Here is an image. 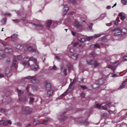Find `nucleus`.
<instances>
[{"label": "nucleus", "instance_id": "obj_1", "mask_svg": "<svg viewBox=\"0 0 127 127\" xmlns=\"http://www.w3.org/2000/svg\"><path fill=\"white\" fill-rule=\"evenodd\" d=\"M29 61H32L34 63L33 64L31 65L30 66L31 68L33 70H36L38 68V67L36 64L37 62L36 59L33 57H32L29 58Z\"/></svg>", "mask_w": 127, "mask_h": 127}, {"label": "nucleus", "instance_id": "obj_2", "mask_svg": "<svg viewBox=\"0 0 127 127\" xmlns=\"http://www.w3.org/2000/svg\"><path fill=\"white\" fill-rule=\"evenodd\" d=\"M22 111L23 113L26 115L30 114L32 112V110L29 107H23L22 108Z\"/></svg>", "mask_w": 127, "mask_h": 127}, {"label": "nucleus", "instance_id": "obj_3", "mask_svg": "<svg viewBox=\"0 0 127 127\" xmlns=\"http://www.w3.org/2000/svg\"><path fill=\"white\" fill-rule=\"evenodd\" d=\"M52 23L54 27L56 26L57 25L60 24L61 23L55 21H52L51 20H48L46 22V26L48 27H49L51 23Z\"/></svg>", "mask_w": 127, "mask_h": 127}, {"label": "nucleus", "instance_id": "obj_4", "mask_svg": "<svg viewBox=\"0 0 127 127\" xmlns=\"http://www.w3.org/2000/svg\"><path fill=\"white\" fill-rule=\"evenodd\" d=\"M36 77L35 75L33 76H29L26 77L24 78V80L26 79H32L31 80V82L32 83H38L39 82V81L37 79H36L35 78ZM24 81H25L24 80Z\"/></svg>", "mask_w": 127, "mask_h": 127}, {"label": "nucleus", "instance_id": "obj_5", "mask_svg": "<svg viewBox=\"0 0 127 127\" xmlns=\"http://www.w3.org/2000/svg\"><path fill=\"white\" fill-rule=\"evenodd\" d=\"M0 124H3L4 126H6L8 124H11V122L10 120H7L5 118H3L2 120L0 121Z\"/></svg>", "mask_w": 127, "mask_h": 127}, {"label": "nucleus", "instance_id": "obj_6", "mask_svg": "<svg viewBox=\"0 0 127 127\" xmlns=\"http://www.w3.org/2000/svg\"><path fill=\"white\" fill-rule=\"evenodd\" d=\"M114 35L116 36V37L118 38V39L119 40H121L123 39L124 37L123 35L120 32H116L114 33Z\"/></svg>", "mask_w": 127, "mask_h": 127}, {"label": "nucleus", "instance_id": "obj_7", "mask_svg": "<svg viewBox=\"0 0 127 127\" xmlns=\"http://www.w3.org/2000/svg\"><path fill=\"white\" fill-rule=\"evenodd\" d=\"M87 62L88 64L89 65H94L95 66H97L99 64L96 61H94L91 60H87Z\"/></svg>", "mask_w": 127, "mask_h": 127}, {"label": "nucleus", "instance_id": "obj_8", "mask_svg": "<svg viewBox=\"0 0 127 127\" xmlns=\"http://www.w3.org/2000/svg\"><path fill=\"white\" fill-rule=\"evenodd\" d=\"M74 25L77 29H81L83 27V25L79 24L78 21H75L74 23Z\"/></svg>", "mask_w": 127, "mask_h": 127}, {"label": "nucleus", "instance_id": "obj_9", "mask_svg": "<svg viewBox=\"0 0 127 127\" xmlns=\"http://www.w3.org/2000/svg\"><path fill=\"white\" fill-rule=\"evenodd\" d=\"M45 86L47 90H50L51 87V85L50 82L48 81H46L45 82Z\"/></svg>", "mask_w": 127, "mask_h": 127}, {"label": "nucleus", "instance_id": "obj_10", "mask_svg": "<svg viewBox=\"0 0 127 127\" xmlns=\"http://www.w3.org/2000/svg\"><path fill=\"white\" fill-rule=\"evenodd\" d=\"M13 63L12 64V66L15 68H17V64L14 63L17 61L16 57V56H14L13 59Z\"/></svg>", "mask_w": 127, "mask_h": 127}, {"label": "nucleus", "instance_id": "obj_11", "mask_svg": "<svg viewBox=\"0 0 127 127\" xmlns=\"http://www.w3.org/2000/svg\"><path fill=\"white\" fill-rule=\"evenodd\" d=\"M127 84V81L126 80L124 81L122 83L121 85L119 87L118 89L119 90H121L125 87V86Z\"/></svg>", "mask_w": 127, "mask_h": 127}, {"label": "nucleus", "instance_id": "obj_12", "mask_svg": "<svg viewBox=\"0 0 127 127\" xmlns=\"http://www.w3.org/2000/svg\"><path fill=\"white\" fill-rule=\"evenodd\" d=\"M27 100V97L25 95L21 96L19 99V101L22 102L26 101Z\"/></svg>", "mask_w": 127, "mask_h": 127}, {"label": "nucleus", "instance_id": "obj_13", "mask_svg": "<svg viewBox=\"0 0 127 127\" xmlns=\"http://www.w3.org/2000/svg\"><path fill=\"white\" fill-rule=\"evenodd\" d=\"M63 6L64 7L63 9V11H64V14L65 15L68 10L69 8L67 5L66 4L65 5L64 4L63 5Z\"/></svg>", "mask_w": 127, "mask_h": 127}, {"label": "nucleus", "instance_id": "obj_14", "mask_svg": "<svg viewBox=\"0 0 127 127\" xmlns=\"http://www.w3.org/2000/svg\"><path fill=\"white\" fill-rule=\"evenodd\" d=\"M98 84L99 85H101L104 84L106 82V80L105 79H100L98 80Z\"/></svg>", "mask_w": 127, "mask_h": 127}, {"label": "nucleus", "instance_id": "obj_15", "mask_svg": "<svg viewBox=\"0 0 127 127\" xmlns=\"http://www.w3.org/2000/svg\"><path fill=\"white\" fill-rule=\"evenodd\" d=\"M32 25L33 26L36 27V29H41L43 27V26L40 24H38L36 25L34 24H32Z\"/></svg>", "mask_w": 127, "mask_h": 127}, {"label": "nucleus", "instance_id": "obj_16", "mask_svg": "<svg viewBox=\"0 0 127 127\" xmlns=\"http://www.w3.org/2000/svg\"><path fill=\"white\" fill-rule=\"evenodd\" d=\"M5 52L6 53L10 54H12L13 52L12 49L10 48H6L5 49Z\"/></svg>", "mask_w": 127, "mask_h": 127}, {"label": "nucleus", "instance_id": "obj_17", "mask_svg": "<svg viewBox=\"0 0 127 127\" xmlns=\"http://www.w3.org/2000/svg\"><path fill=\"white\" fill-rule=\"evenodd\" d=\"M83 22H85V24H84V25H86L90 29L93 26V24L92 23H90L89 22H86V21L84 20L83 21Z\"/></svg>", "mask_w": 127, "mask_h": 127}, {"label": "nucleus", "instance_id": "obj_18", "mask_svg": "<svg viewBox=\"0 0 127 127\" xmlns=\"http://www.w3.org/2000/svg\"><path fill=\"white\" fill-rule=\"evenodd\" d=\"M78 57V55L76 54H74L71 56V58L74 60L76 59Z\"/></svg>", "mask_w": 127, "mask_h": 127}, {"label": "nucleus", "instance_id": "obj_19", "mask_svg": "<svg viewBox=\"0 0 127 127\" xmlns=\"http://www.w3.org/2000/svg\"><path fill=\"white\" fill-rule=\"evenodd\" d=\"M28 50L29 51L31 52H35L36 50L34 49L32 47H29L28 48Z\"/></svg>", "mask_w": 127, "mask_h": 127}, {"label": "nucleus", "instance_id": "obj_20", "mask_svg": "<svg viewBox=\"0 0 127 127\" xmlns=\"http://www.w3.org/2000/svg\"><path fill=\"white\" fill-rule=\"evenodd\" d=\"M50 120V119L49 118H46L44 120L42 123H41L42 124H46V123L48 121H49Z\"/></svg>", "mask_w": 127, "mask_h": 127}, {"label": "nucleus", "instance_id": "obj_21", "mask_svg": "<svg viewBox=\"0 0 127 127\" xmlns=\"http://www.w3.org/2000/svg\"><path fill=\"white\" fill-rule=\"evenodd\" d=\"M50 120V119L49 118H46L44 120L42 123H41L42 124H46V123L48 121H49Z\"/></svg>", "mask_w": 127, "mask_h": 127}, {"label": "nucleus", "instance_id": "obj_22", "mask_svg": "<svg viewBox=\"0 0 127 127\" xmlns=\"http://www.w3.org/2000/svg\"><path fill=\"white\" fill-rule=\"evenodd\" d=\"M4 55V52L2 50H1L0 51V60L2 58L3 56Z\"/></svg>", "mask_w": 127, "mask_h": 127}, {"label": "nucleus", "instance_id": "obj_23", "mask_svg": "<svg viewBox=\"0 0 127 127\" xmlns=\"http://www.w3.org/2000/svg\"><path fill=\"white\" fill-rule=\"evenodd\" d=\"M23 48V45H21L20 44H18L16 47V48L18 49H21Z\"/></svg>", "mask_w": 127, "mask_h": 127}, {"label": "nucleus", "instance_id": "obj_24", "mask_svg": "<svg viewBox=\"0 0 127 127\" xmlns=\"http://www.w3.org/2000/svg\"><path fill=\"white\" fill-rule=\"evenodd\" d=\"M108 67L112 69L113 71H115L116 69V67H115L110 65H108Z\"/></svg>", "mask_w": 127, "mask_h": 127}, {"label": "nucleus", "instance_id": "obj_25", "mask_svg": "<svg viewBox=\"0 0 127 127\" xmlns=\"http://www.w3.org/2000/svg\"><path fill=\"white\" fill-rule=\"evenodd\" d=\"M77 80H76V79L75 78L74 79V80H73V81L72 82H71L69 85V88H71V86L74 83H75L76 82Z\"/></svg>", "mask_w": 127, "mask_h": 127}, {"label": "nucleus", "instance_id": "obj_26", "mask_svg": "<svg viewBox=\"0 0 127 127\" xmlns=\"http://www.w3.org/2000/svg\"><path fill=\"white\" fill-rule=\"evenodd\" d=\"M53 91L52 90H50L47 93V95L49 96H50L53 94Z\"/></svg>", "mask_w": 127, "mask_h": 127}, {"label": "nucleus", "instance_id": "obj_27", "mask_svg": "<svg viewBox=\"0 0 127 127\" xmlns=\"http://www.w3.org/2000/svg\"><path fill=\"white\" fill-rule=\"evenodd\" d=\"M17 91L19 96L21 95L23 93V91H22L21 90H19L18 89H17Z\"/></svg>", "mask_w": 127, "mask_h": 127}, {"label": "nucleus", "instance_id": "obj_28", "mask_svg": "<svg viewBox=\"0 0 127 127\" xmlns=\"http://www.w3.org/2000/svg\"><path fill=\"white\" fill-rule=\"evenodd\" d=\"M77 80L78 81L79 83H82L83 82V79L82 78H78Z\"/></svg>", "mask_w": 127, "mask_h": 127}, {"label": "nucleus", "instance_id": "obj_29", "mask_svg": "<svg viewBox=\"0 0 127 127\" xmlns=\"http://www.w3.org/2000/svg\"><path fill=\"white\" fill-rule=\"evenodd\" d=\"M22 64L24 65H25L26 66L28 67L29 65V64L27 62H22Z\"/></svg>", "mask_w": 127, "mask_h": 127}, {"label": "nucleus", "instance_id": "obj_30", "mask_svg": "<svg viewBox=\"0 0 127 127\" xmlns=\"http://www.w3.org/2000/svg\"><path fill=\"white\" fill-rule=\"evenodd\" d=\"M34 100V98L32 97H31L30 98V101L29 103L30 104H32Z\"/></svg>", "mask_w": 127, "mask_h": 127}, {"label": "nucleus", "instance_id": "obj_31", "mask_svg": "<svg viewBox=\"0 0 127 127\" xmlns=\"http://www.w3.org/2000/svg\"><path fill=\"white\" fill-rule=\"evenodd\" d=\"M127 29H126L124 28L122 30L121 29V32L123 33L124 34H126Z\"/></svg>", "mask_w": 127, "mask_h": 127}, {"label": "nucleus", "instance_id": "obj_32", "mask_svg": "<svg viewBox=\"0 0 127 127\" xmlns=\"http://www.w3.org/2000/svg\"><path fill=\"white\" fill-rule=\"evenodd\" d=\"M119 61H118L114 63H113V64L116 67L119 64Z\"/></svg>", "mask_w": 127, "mask_h": 127}, {"label": "nucleus", "instance_id": "obj_33", "mask_svg": "<svg viewBox=\"0 0 127 127\" xmlns=\"http://www.w3.org/2000/svg\"><path fill=\"white\" fill-rule=\"evenodd\" d=\"M101 35V34H95L93 36V38H97L99 37Z\"/></svg>", "mask_w": 127, "mask_h": 127}, {"label": "nucleus", "instance_id": "obj_34", "mask_svg": "<svg viewBox=\"0 0 127 127\" xmlns=\"http://www.w3.org/2000/svg\"><path fill=\"white\" fill-rule=\"evenodd\" d=\"M117 31H120L121 32V29L119 28H115L113 30V32H114Z\"/></svg>", "mask_w": 127, "mask_h": 127}, {"label": "nucleus", "instance_id": "obj_35", "mask_svg": "<svg viewBox=\"0 0 127 127\" xmlns=\"http://www.w3.org/2000/svg\"><path fill=\"white\" fill-rule=\"evenodd\" d=\"M67 67L69 70L72 69V65L70 64H69L67 65Z\"/></svg>", "mask_w": 127, "mask_h": 127}, {"label": "nucleus", "instance_id": "obj_36", "mask_svg": "<svg viewBox=\"0 0 127 127\" xmlns=\"http://www.w3.org/2000/svg\"><path fill=\"white\" fill-rule=\"evenodd\" d=\"M6 20V18H3V19L1 21V23H2V24H4L5 23Z\"/></svg>", "mask_w": 127, "mask_h": 127}, {"label": "nucleus", "instance_id": "obj_37", "mask_svg": "<svg viewBox=\"0 0 127 127\" xmlns=\"http://www.w3.org/2000/svg\"><path fill=\"white\" fill-rule=\"evenodd\" d=\"M92 87L93 88L95 89L98 87V86L96 84H94L92 85Z\"/></svg>", "mask_w": 127, "mask_h": 127}, {"label": "nucleus", "instance_id": "obj_38", "mask_svg": "<svg viewBox=\"0 0 127 127\" xmlns=\"http://www.w3.org/2000/svg\"><path fill=\"white\" fill-rule=\"evenodd\" d=\"M27 94L28 95L31 97H33L34 96V95L33 94H32L30 92L28 93H27Z\"/></svg>", "mask_w": 127, "mask_h": 127}, {"label": "nucleus", "instance_id": "obj_39", "mask_svg": "<svg viewBox=\"0 0 127 127\" xmlns=\"http://www.w3.org/2000/svg\"><path fill=\"white\" fill-rule=\"evenodd\" d=\"M24 60L26 62L29 61V58H28L27 57H26L24 58Z\"/></svg>", "mask_w": 127, "mask_h": 127}, {"label": "nucleus", "instance_id": "obj_40", "mask_svg": "<svg viewBox=\"0 0 127 127\" xmlns=\"http://www.w3.org/2000/svg\"><path fill=\"white\" fill-rule=\"evenodd\" d=\"M32 89L33 90H36L37 89V87L36 86H31Z\"/></svg>", "mask_w": 127, "mask_h": 127}, {"label": "nucleus", "instance_id": "obj_41", "mask_svg": "<svg viewBox=\"0 0 127 127\" xmlns=\"http://www.w3.org/2000/svg\"><path fill=\"white\" fill-rule=\"evenodd\" d=\"M101 107L103 109L106 110L107 109V107L106 105L102 106H101Z\"/></svg>", "mask_w": 127, "mask_h": 127}, {"label": "nucleus", "instance_id": "obj_42", "mask_svg": "<svg viewBox=\"0 0 127 127\" xmlns=\"http://www.w3.org/2000/svg\"><path fill=\"white\" fill-rule=\"evenodd\" d=\"M93 47L94 48L96 47L97 48H99L100 47L99 45L97 44H95L92 45Z\"/></svg>", "mask_w": 127, "mask_h": 127}, {"label": "nucleus", "instance_id": "obj_43", "mask_svg": "<svg viewBox=\"0 0 127 127\" xmlns=\"http://www.w3.org/2000/svg\"><path fill=\"white\" fill-rule=\"evenodd\" d=\"M34 123H35V124H40V122L37 120H34Z\"/></svg>", "mask_w": 127, "mask_h": 127}, {"label": "nucleus", "instance_id": "obj_44", "mask_svg": "<svg viewBox=\"0 0 127 127\" xmlns=\"http://www.w3.org/2000/svg\"><path fill=\"white\" fill-rule=\"evenodd\" d=\"M31 85L30 84H29L28 85L27 87H26V90L28 91V90L31 87Z\"/></svg>", "mask_w": 127, "mask_h": 127}, {"label": "nucleus", "instance_id": "obj_45", "mask_svg": "<svg viewBox=\"0 0 127 127\" xmlns=\"http://www.w3.org/2000/svg\"><path fill=\"white\" fill-rule=\"evenodd\" d=\"M106 16V15L104 14H102L101 16L100 17L101 18V19H103Z\"/></svg>", "mask_w": 127, "mask_h": 127}, {"label": "nucleus", "instance_id": "obj_46", "mask_svg": "<svg viewBox=\"0 0 127 127\" xmlns=\"http://www.w3.org/2000/svg\"><path fill=\"white\" fill-rule=\"evenodd\" d=\"M93 38V36H87V37L86 38L88 40H89Z\"/></svg>", "mask_w": 127, "mask_h": 127}, {"label": "nucleus", "instance_id": "obj_47", "mask_svg": "<svg viewBox=\"0 0 127 127\" xmlns=\"http://www.w3.org/2000/svg\"><path fill=\"white\" fill-rule=\"evenodd\" d=\"M90 55H92V56L94 57H95L96 56V54L94 53H90Z\"/></svg>", "mask_w": 127, "mask_h": 127}, {"label": "nucleus", "instance_id": "obj_48", "mask_svg": "<svg viewBox=\"0 0 127 127\" xmlns=\"http://www.w3.org/2000/svg\"><path fill=\"white\" fill-rule=\"evenodd\" d=\"M121 2L124 5H125L127 3V1L126 0H122Z\"/></svg>", "mask_w": 127, "mask_h": 127}, {"label": "nucleus", "instance_id": "obj_49", "mask_svg": "<svg viewBox=\"0 0 127 127\" xmlns=\"http://www.w3.org/2000/svg\"><path fill=\"white\" fill-rule=\"evenodd\" d=\"M17 58L19 60H20L22 59V57L20 55H19L17 56Z\"/></svg>", "mask_w": 127, "mask_h": 127}, {"label": "nucleus", "instance_id": "obj_50", "mask_svg": "<svg viewBox=\"0 0 127 127\" xmlns=\"http://www.w3.org/2000/svg\"><path fill=\"white\" fill-rule=\"evenodd\" d=\"M70 2L72 3L75 4L76 2V0H70Z\"/></svg>", "mask_w": 127, "mask_h": 127}, {"label": "nucleus", "instance_id": "obj_51", "mask_svg": "<svg viewBox=\"0 0 127 127\" xmlns=\"http://www.w3.org/2000/svg\"><path fill=\"white\" fill-rule=\"evenodd\" d=\"M101 106V104H97L95 106V107L97 108H100Z\"/></svg>", "mask_w": 127, "mask_h": 127}, {"label": "nucleus", "instance_id": "obj_52", "mask_svg": "<svg viewBox=\"0 0 127 127\" xmlns=\"http://www.w3.org/2000/svg\"><path fill=\"white\" fill-rule=\"evenodd\" d=\"M12 21L15 22H18L20 21V20L18 19H13Z\"/></svg>", "mask_w": 127, "mask_h": 127}, {"label": "nucleus", "instance_id": "obj_53", "mask_svg": "<svg viewBox=\"0 0 127 127\" xmlns=\"http://www.w3.org/2000/svg\"><path fill=\"white\" fill-rule=\"evenodd\" d=\"M125 18V16L124 15H123L121 16L120 17V19L122 20H123Z\"/></svg>", "mask_w": 127, "mask_h": 127}, {"label": "nucleus", "instance_id": "obj_54", "mask_svg": "<svg viewBox=\"0 0 127 127\" xmlns=\"http://www.w3.org/2000/svg\"><path fill=\"white\" fill-rule=\"evenodd\" d=\"M85 41V39L83 38H82L80 40V41L81 42H84Z\"/></svg>", "mask_w": 127, "mask_h": 127}, {"label": "nucleus", "instance_id": "obj_55", "mask_svg": "<svg viewBox=\"0 0 127 127\" xmlns=\"http://www.w3.org/2000/svg\"><path fill=\"white\" fill-rule=\"evenodd\" d=\"M67 70V69H64V74L65 75H67L66 70Z\"/></svg>", "mask_w": 127, "mask_h": 127}, {"label": "nucleus", "instance_id": "obj_56", "mask_svg": "<svg viewBox=\"0 0 127 127\" xmlns=\"http://www.w3.org/2000/svg\"><path fill=\"white\" fill-rule=\"evenodd\" d=\"M17 36V35L16 34H14L13 35H12L11 37L12 38H15Z\"/></svg>", "mask_w": 127, "mask_h": 127}, {"label": "nucleus", "instance_id": "obj_57", "mask_svg": "<svg viewBox=\"0 0 127 127\" xmlns=\"http://www.w3.org/2000/svg\"><path fill=\"white\" fill-rule=\"evenodd\" d=\"M123 59L125 61L127 60V55L124 56L123 57Z\"/></svg>", "mask_w": 127, "mask_h": 127}, {"label": "nucleus", "instance_id": "obj_58", "mask_svg": "<svg viewBox=\"0 0 127 127\" xmlns=\"http://www.w3.org/2000/svg\"><path fill=\"white\" fill-rule=\"evenodd\" d=\"M81 88L83 89L84 90L86 88V87L85 86H81Z\"/></svg>", "mask_w": 127, "mask_h": 127}, {"label": "nucleus", "instance_id": "obj_59", "mask_svg": "<svg viewBox=\"0 0 127 127\" xmlns=\"http://www.w3.org/2000/svg\"><path fill=\"white\" fill-rule=\"evenodd\" d=\"M82 118L81 117H80L79 118V120L80 122L81 123H82L83 122V121H82Z\"/></svg>", "mask_w": 127, "mask_h": 127}, {"label": "nucleus", "instance_id": "obj_60", "mask_svg": "<svg viewBox=\"0 0 127 127\" xmlns=\"http://www.w3.org/2000/svg\"><path fill=\"white\" fill-rule=\"evenodd\" d=\"M107 115V114L106 113H104L102 114V117H104Z\"/></svg>", "mask_w": 127, "mask_h": 127}, {"label": "nucleus", "instance_id": "obj_61", "mask_svg": "<svg viewBox=\"0 0 127 127\" xmlns=\"http://www.w3.org/2000/svg\"><path fill=\"white\" fill-rule=\"evenodd\" d=\"M74 51V49H70V51L71 52H73Z\"/></svg>", "mask_w": 127, "mask_h": 127}, {"label": "nucleus", "instance_id": "obj_62", "mask_svg": "<svg viewBox=\"0 0 127 127\" xmlns=\"http://www.w3.org/2000/svg\"><path fill=\"white\" fill-rule=\"evenodd\" d=\"M56 67L55 65H54L52 67V69L53 70H55L56 69Z\"/></svg>", "mask_w": 127, "mask_h": 127}, {"label": "nucleus", "instance_id": "obj_63", "mask_svg": "<svg viewBox=\"0 0 127 127\" xmlns=\"http://www.w3.org/2000/svg\"><path fill=\"white\" fill-rule=\"evenodd\" d=\"M78 44V43L77 42H76V43H74L73 44V46L75 47L76 45H77Z\"/></svg>", "mask_w": 127, "mask_h": 127}, {"label": "nucleus", "instance_id": "obj_64", "mask_svg": "<svg viewBox=\"0 0 127 127\" xmlns=\"http://www.w3.org/2000/svg\"><path fill=\"white\" fill-rule=\"evenodd\" d=\"M114 23L115 25H117L118 24V22L117 20H116L114 22Z\"/></svg>", "mask_w": 127, "mask_h": 127}]
</instances>
